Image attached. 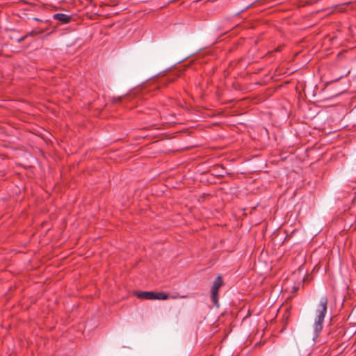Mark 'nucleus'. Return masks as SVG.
<instances>
[{
	"label": "nucleus",
	"instance_id": "1",
	"mask_svg": "<svg viewBox=\"0 0 356 356\" xmlns=\"http://www.w3.org/2000/svg\"><path fill=\"white\" fill-rule=\"evenodd\" d=\"M327 298L326 296H323L320 299L319 304L318 305L316 311V316L313 325V339L314 341L318 337L319 334L323 330V323L324 321V318L325 317V314L327 313Z\"/></svg>",
	"mask_w": 356,
	"mask_h": 356
},
{
	"label": "nucleus",
	"instance_id": "2",
	"mask_svg": "<svg viewBox=\"0 0 356 356\" xmlns=\"http://www.w3.org/2000/svg\"><path fill=\"white\" fill-rule=\"evenodd\" d=\"M222 285V280L221 278V276L219 275L216 277L215 280V282L211 286V299L214 305H218V290L220 288V286Z\"/></svg>",
	"mask_w": 356,
	"mask_h": 356
},
{
	"label": "nucleus",
	"instance_id": "3",
	"mask_svg": "<svg viewBox=\"0 0 356 356\" xmlns=\"http://www.w3.org/2000/svg\"><path fill=\"white\" fill-rule=\"evenodd\" d=\"M53 18L60 22L62 24H67L70 21V17L64 13L54 14Z\"/></svg>",
	"mask_w": 356,
	"mask_h": 356
},
{
	"label": "nucleus",
	"instance_id": "4",
	"mask_svg": "<svg viewBox=\"0 0 356 356\" xmlns=\"http://www.w3.org/2000/svg\"><path fill=\"white\" fill-rule=\"evenodd\" d=\"M136 295L141 299L154 300V292L152 291H137Z\"/></svg>",
	"mask_w": 356,
	"mask_h": 356
},
{
	"label": "nucleus",
	"instance_id": "5",
	"mask_svg": "<svg viewBox=\"0 0 356 356\" xmlns=\"http://www.w3.org/2000/svg\"><path fill=\"white\" fill-rule=\"evenodd\" d=\"M168 298V295L163 292H154V300H166Z\"/></svg>",
	"mask_w": 356,
	"mask_h": 356
},
{
	"label": "nucleus",
	"instance_id": "6",
	"mask_svg": "<svg viewBox=\"0 0 356 356\" xmlns=\"http://www.w3.org/2000/svg\"><path fill=\"white\" fill-rule=\"evenodd\" d=\"M43 33V31L40 30V29H35V30H33L31 33H30V35H36L38 34H40V33Z\"/></svg>",
	"mask_w": 356,
	"mask_h": 356
},
{
	"label": "nucleus",
	"instance_id": "7",
	"mask_svg": "<svg viewBox=\"0 0 356 356\" xmlns=\"http://www.w3.org/2000/svg\"><path fill=\"white\" fill-rule=\"evenodd\" d=\"M26 36H24V37H22L21 38L18 39V42H22V41L25 39V38H26Z\"/></svg>",
	"mask_w": 356,
	"mask_h": 356
}]
</instances>
